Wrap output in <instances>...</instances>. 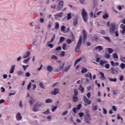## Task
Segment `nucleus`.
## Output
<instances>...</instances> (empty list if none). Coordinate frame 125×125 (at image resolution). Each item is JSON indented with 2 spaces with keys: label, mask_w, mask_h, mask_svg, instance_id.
I'll return each mask as SVG.
<instances>
[{
  "label": "nucleus",
  "mask_w": 125,
  "mask_h": 125,
  "mask_svg": "<svg viewBox=\"0 0 125 125\" xmlns=\"http://www.w3.org/2000/svg\"><path fill=\"white\" fill-rule=\"evenodd\" d=\"M82 42H83V36L81 35L78 42L75 47V52H79L80 51L81 49L80 47H81V45H82Z\"/></svg>",
  "instance_id": "obj_1"
},
{
  "label": "nucleus",
  "mask_w": 125,
  "mask_h": 125,
  "mask_svg": "<svg viewBox=\"0 0 125 125\" xmlns=\"http://www.w3.org/2000/svg\"><path fill=\"white\" fill-rule=\"evenodd\" d=\"M116 23L113 22L110 23L109 28V33L111 34V35H113V34L115 33V31H116Z\"/></svg>",
  "instance_id": "obj_2"
},
{
  "label": "nucleus",
  "mask_w": 125,
  "mask_h": 125,
  "mask_svg": "<svg viewBox=\"0 0 125 125\" xmlns=\"http://www.w3.org/2000/svg\"><path fill=\"white\" fill-rule=\"evenodd\" d=\"M82 16L83 21L87 22V20H88V17L87 16V12L85 11L84 9H83L82 10Z\"/></svg>",
  "instance_id": "obj_3"
},
{
  "label": "nucleus",
  "mask_w": 125,
  "mask_h": 125,
  "mask_svg": "<svg viewBox=\"0 0 125 125\" xmlns=\"http://www.w3.org/2000/svg\"><path fill=\"white\" fill-rule=\"evenodd\" d=\"M83 99L85 103L84 106H87V105H90V104H91V101L88 99L86 96H84Z\"/></svg>",
  "instance_id": "obj_4"
},
{
  "label": "nucleus",
  "mask_w": 125,
  "mask_h": 125,
  "mask_svg": "<svg viewBox=\"0 0 125 125\" xmlns=\"http://www.w3.org/2000/svg\"><path fill=\"white\" fill-rule=\"evenodd\" d=\"M91 121V118L89 115H87L85 116L84 122L87 125H90V121Z\"/></svg>",
  "instance_id": "obj_5"
},
{
  "label": "nucleus",
  "mask_w": 125,
  "mask_h": 125,
  "mask_svg": "<svg viewBox=\"0 0 125 125\" xmlns=\"http://www.w3.org/2000/svg\"><path fill=\"white\" fill-rule=\"evenodd\" d=\"M64 4V2L63 0H62L59 2L58 6L57 8V11H60L63 8V5Z\"/></svg>",
  "instance_id": "obj_6"
},
{
  "label": "nucleus",
  "mask_w": 125,
  "mask_h": 125,
  "mask_svg": "<svg viewBox=\"0 0 125 125\" xmlns=\"http://www.w3.org/2000/svg\"><path fill=\"white\" fill-rule=\"evenodd\" d=\"M111 74H112L113 75H116V74H118L119 72L122 73V70H119V71H118V70L116 68H115L113 67H111Z\"/></svg>",
  "instance_id": "obj_7"
},
{
  "label": "nucleus",
  "mask_w": 125,
  "mask_h": 125,
  "mask_svg": "<svg viewBox=\"0 0 125 125\" xmlns=\"http://www.w3.org/2000/svg\"><path fill=\"white\" fill-rule=\"evenodd\" d=\"M81 108H82V104H79L77 107H74L73 108V112L76 114L77 113H78V110H80L81 109Z\"/></svg>",
  "instance_id": "obj_8"
},
{
  "label": "nucleus",
  "mask_w": 125,
  "mask_h": 125,
  "mask_svg": "<svg viewBox=\"0 0 125 125\" xmlns=\"http://www.w3.org/2000/svg\"><path fill=\"white\" fill-rule=\"evenodd\" d=\"M121 28L123 30H120V33H121V34H122V35H125V24H121Z\"/></svg>",
  "instance_id": "obj_9"
},
{
  "label": "nucleus",
  "mask_w": 125,
  "mask_h": 125,
  "mask_svg": "<svg viewBox=\"0 0 125 125\" xmlns=\"http://www.w3.org/2000/svg\"><path fill=\"white\" fill-rule=\"evenodd\" d=\"M17 121H21L22 120V116H21V113L20 112L18 113L16 115Z\"/></svg>",
  "instance_id": "obj_10"
},
{
  "label": "nucleus",
  "mask_w": 125,
  "mask_h": 125,
  "mask_svg": "<svg viewBox=\"0 0 125 125\" xmlns=\"http://www.w3.org/2000/svg\"><path fill=\"white\" fill-rule=\"evenodd\" d=\"M79 24V19L76 18L73 20L74 26H77Z\"/></svg>",
  "instance_id": "obj_11"
},
{
  "label": "nucleus",
  "mask_w": 125,
  "mask_h": 125,
  "mask_svg": "<svg viewBox=\"0 0 125 125\" xmlns=\"http://www.w3.org/2000/svg\"><path fill=\"white\" fill-rule=\"evenodd\" d=\"M55 17H59L61 18V17H63V12H59L55 15Z\"/></svg>",
  "instance_id": "obj_12"
},
{
  "label": "nucleus",
  "mask_w": 125,
  "mask_h": 125,
  "mask_svg": "<svg viewBox=\"0 0 125 125\" xmlns=\"http://www.w3.org/2000/svg\"><path fill=\"white\" fill-rule=\"evenodd\" d=\"M110 64L113 67H115V66H119V65H120V63H119V62H116L115 63V62L113 61L110 62Z\"/></svg>",
  "instance_id": "obj_13"
},
{
  "label": "nucleus",
  "mask_w": 125,
  "mask_h": 125,
  "mask_svg": "<svg viewBox=\"0 0 125 125\" xmlns=\"http://www.w3.org/2000/svg\"><path fill=\"white\" fill-rule=\"evenodd\" d=\"M85 77L86 78H89L91 81L92 80V74H91V73H88L87 74H86L85 75Z\"/></svg>",
  "instance_id": "obj_14"
},
{
  "label": "nucleus",
  "mask_w": 125,
  "mask_h": 125,
  "mask_svg": "<svg viewBox=\"0 0 125 125\" xmlns=\"http://www.w3.org/2000/svg\"><path fill=\"white\" fill-rule=\"evenodd\" d=\"M38 104H35L33 108V112H38L39 111V109H38Z\"/></svg>",
  "instance_id": "obj_15"
},
{
  "label": "nucleus",
  "mask_w": 125,
  "mask_h": 125,
  "mask_svg": "<svg viewBox=\"0 0 125 125\" xmlns=\"http://www.w3.org/2000/svg\"><path fill=\"white\" fill-rule=\"evenodd\" d=\"M83 41L85 42V41H86V38H87L86 32L85 31V30L83 31Z\"/></svg>",
  "instance_id": "obj_16"
},
{
  "label": "nucleus",
  "mask_w": 125,
  "mask_h": 125,
  "mask_svg": "<svg viewBox=\"0 0 125 125\" xmlns=\"http://www.w3.org/2000/svg\"><path fill=\"white\" fill-rule=\"evenodd\" d=\"M28 100L31 105H33V104H34V102H35V101H34V99L32 97H30Z\"/></svg>",
  "instance_id": "obj_17"
},
{
  "label": "nucleus",
  "mask_w": 125,
  "mask_h": 125,
  "mask_svg": "<svg viewBox=\"0 0 125 125\" xmlns=\"http://www.w3.org/2000/svg\"><path fill=\"white\" fill-rule=\"evenodd\" d=\"M15 69V65H13L12 66L11 69L10 70V74H13L14 73V70Z\"/></svg>",
  "instance_id": "obj_18"
},
{
  "label": "nucleus",
  "mask_w": 125,
  "mask_h": 125,
  "mask_svg": "<svg viewBox=\"0 0 125 125\" xmlns=\"http://www.w3.org/2000/svg\"><path fill=\"white\" fill-rule=\"evenodd\" d=\"M106 63H108V62L106 61L101 60L100 62V65H101V66H104V64H106Z\"/></svg>",
  "instance_id": "obj_19"
},
{
  "label": "nucleus",
  "mask_w": 125,
  "mask_h": 125,
  "mask_svg": "<svg viewBox=\"0 0 125 125\" xmlns=\"http://www.w3.org/2000/svg\"><path fill=\"white\" fill-rule=\"evenodd\" d=\"M67 44L66 43H63L62 44V48L63 50H67L68 48L66 47Z\"/></svg>",
  "instance_id": "obj_20"
},
{
  "label": "nucleus",
  "mask_w": 125,
  "mask_h": 125,
  "mask_svg": "<svg viewBox=\"0 0 125 125\" xmlns=\"http://www.w3.org/2000/svg\"><path fill=\"white\" fill-rule=\"evenodd\" d=\"M82 59H83V58H80L79 59H78L74 63V66H77V65L78 64V63H79V62H81V61H82Z\"/></svg>",
  "instance_id": "obj_21"
},
{
  "label": "nucleus",
  "mask_w": 125,
  "mask_h": 125,
  "mask_svg": "<svg viewBox=\"0 0 125 125\" xmlns=\"http://www.w3.org/2000/svg\"><path fill=\"white\" fill-rule=\"evenodd\" d=\"M46 69L48 72H52L53 71V67L51 66H48L46 67Z\"/></svg>",
  "instance_id": "obj_22"
},
{
  "label": "nucleus",
  "mask_w": 125,
  "mask_h": 125,
  "mask_svg": "<svg viewBox=\"0 0 125 125\" xmlns=\"http://www.w3.org/2000/svg\"><path fill=\"white\" fill-rule=\"evenodd\" d=\"M73 102H78V101H79V98L77 96H73Z\"/></svg>",
  "instance_id": "obj_23"
},
{
  "label": "nucleus",
  "mask_w": 125,
  "mask_h": 125,
  "mask_svg": "<svg viewBox=\"0 0 125 125\" xmlns=\"http://www.w3.org/2000/svg\"><path fill=\"white\" fill-rule=\"evenodd\" d=\"M65 40H66L65 37H60V43H62V42H63L65 41Z\"/></svg>",
  "instance_id": "obj_24"
},
{
  "label": "nucleus",
  "mask_w": 125,
  "mask_h": 125,
  "mask_svg": "<svg viewBox=\"0 0 125 125\" xmlns=\"http://www.w3.org/2000/svg\"><path fill=\"white\" fill-rule=\"evenodd\" d=\"M103 38H104V39H105V40L107 41V42H112V41L111 40V39L109 37L104 36V37H103Z\"/></svg>",
  "instance_id": "obj_25"
},
{
  "label": "nucleus",
  "mask_w": 125,
  "mask_h": 125,
  "mask_svg": "<svg viewBox=\"0 0 125 125\" xmlns=\"http://www.w3.org/2000/svg\"><path fill=\"white\" fill-rule=\"evenodd\" d=\"M96 50H97V49H99V51H101L103 50V48L101 46H97L95 47Z\"/></svg>",
  "instance_id": "obj_26"
},
{
  "label": "nucleus",
  "mask_w": 125,
  "mask_h": 125,
  "mask_svg": "<svg viewBox=\"0 0 125 125\" xmlns=\"http://www.w3.org/2000/svg\"><path fill=\"white\" fill-rule=\"evenodd\" d=\"M30 54L31 53H30V52L28 51L27 52H26V54L24 55L23 58H24V59L28 58V57H29L30 56Z\"/></svg>",
  "instance_id": "obj_27"
},
{
  "label": "nucleus",
  "mask_w": 125,
  "mask_h": 125,
  "mask_svg": "<svg viewBox=\"0 0 125 125\" xmlns=\"http://www.w3.org/2000/svg\"><path fill=\"white\" fill-rule=\"evenodd\" d=\"M93 40L95 41V42H98V36L96 35H94L93 37H92Z\"/></svg>",
  "instance_id": "obj_28"
},
{
  "label": "nucleus",
  "mask_w": 125,
  "mask_h": 125,
  "mask_svg": "<svg viewBox=\"0 0 125 125\" xmlns=\"http://www.w3.org/2000/svg\"><path fill=\"white\" fill-rule=\"evenodd\" d=\"M108 80H109V81H110V82H112L116 83V82H117V78H108Z\"/></svg>",
  "instance_id": "obj_29"
},
{
  "label": "nucleus",
  "mask_w": 125,
  "mask_h": 125,
  "mask_svg": "<svg viewBox=\"0 0 125 125\" xmlns=\"http://www.w3.org/2000/svg\"><path fill=\"white\" fill-rule=\"evenodd\" d=\"M59 91V90L58 89V88H55L53 91V94H54V95H56V94L58 93Z\"/></svg>",
  "instance_id": "obj_30"
},
{
  "label": "nucleus",
  "mask_w": 125,
  "mask_h": 125,
  "mask_svg": "<svg viewBox=\"0 0 125 125\" xmlns=\"http://www.w3.org/2000/svg\"><path fill=\"white\" fill-rule=\"evenodd\" d=\"M64 67V63L62 64V66H60L59 68H57L56 69V72H60V71H61V69H62V68H63Z\"/></svg>",
  "instance_id": "obj_31"
},
{
  "label": "nucleus",
  "mask_w": 125,
  "mask_h": 125,
  "mask_svg": "<svg viewBox=\"0 0 125 125\" xmlns=\"http://www.w3.org/2000/svg\"><path fill=\"white\" fill-rule=\"evenodd\" d=\"M74 96H78V95L79 94V92L78 91V89H74Z\"/></svg>",
  "instance_id": "obj_32"
},
{
  "label": "nucleus",
  "mask_w": 125,
  "mask_h": 125,
  "mask_svg": "<svg viewBox=\"0 0 125 125\" xmlns=\"http://www.w3.org/2000/svg\"><path fill=\"white\" fill-rule=\"evenodd\" d=\"M81 72L82 74H84L85 73H86V72H87V69L84 67H83Z\"/></svg>",
  "instance_id": "obj_33"
},
{
  "label": "nucleus",
  "mask_w": 125,
  "mask_h": 125,
  "mask_svg": "<svg viewBox=\"0 0 125 125\" xmlns=\"http://www.w3.org/2000/svg\"><path fill=\"white\" fill-rule=\"evenodd\" d=\"M72 19V14L71 13H69L67 14V20H70Z\"/></svg>",
  "instance_id": "obj_34"
},
{
  "label": "nucleus",
  "mask_w": 125,
  "mask_h": 125,
  "mask_svg": "<svg viewBox=\"0 0 125 125\" xmlns=\"http://www.w3.org/2000/svg\"><path fill=\"white\" fill-rule=\"evenodd\" d=\"M55 39V34L53 35V38L51 39V40L48 42V43H51L53 41H54V39Z\"/></svg>",
  "instance_id": "obj_35"
},
{
  "label": "nucleus",
  "mask_w": 125,
  "mask_h": 125,
  "mask_svg": "<svg viewBox=\"0 0 125 125\" xmlns=\"http://www.w3.org/2000/svg\"><path fill=\"white\" fill-rule=\"evenodd\" d=\"M24 74V72L22 71H17V74L18 76H22Z\"/></svg>",
  "instance_id": "obj_36"
},
{
  "label": "nucleus",
  "mask_w": 125,
  "mask_h": 125,
  "mask_svg": "<svg viewBox=\"0 0 125 125\" xmlns=\"http://www.w3.org/2000/svg\"><path fill=\"white\" fill-rule=\"evenodd\" d=\"M100 75H101L102 77L103 78V80H105L106 77H105V74L103 73V72H100Z\"/></svg>",
  "instance_id": "obj_37"
},
{
  "label": "nucleus",
  "mask_w": 125,
  "mask_h": 125,
  "mask_svg": "<svg viewBox=\"0 0 125 125\" xmlns=\"http://www.w3.org/2000/svg\"><path fill=\"white\" fill-rule=\"evenodd\" d=\"M71 68V66L70 65H69V66H66L65 68V69H64V72H67V71H68V70H70V68Z\"/></svg>",
  "instance_id": "obj_38"
},
{
  "label": "nucleus",
  "mask_w": 125,
  "mask_h": 125,
  "mask_svg": "<svg viewBox=\"0 0 125 125\" xmlns=\"http://www.w3.org/2000/svg\"><path fill=\"white\" fill-rule=\"evenodd\" d=\"M109 17V15L107 13H105L104 15L103 16V18L104 19H106V18H108Z\"/></svg>",
  "instance_id": "obj_39"
},
{
  "label": "nucleus",
  "mask_w": 125,
  "mask_h": 125,
  "mask_svg": "<svg viewBox=\"0 0 125 125\" xmlns=\"http://www.w3.org/2000/svg\"><path fill=\"white\" fill-rule=\"evenodd\" d=\"M107 49L108 50L109 53H113V52H114V50L111 48H108Z\"/></svg>",
  "instance_id": "obj_40"
},
{
  "label": "nucleus",
  "mask_w": 125,
  "mask_h": 125,
  "mask_svg": "<svg viewBox=\"0 0 125 125\" xmlns=\"http://www.w3.org/2000/svg\"><path fill=\"white\" fill-rule=\"evenodd\" d=\"M16 93H17V90L14 91V93H10L9 94V96H11V95H15V94Z\"/></svg>",
  "instance_id": "obj_41"
},
{
  "label": "nucleus",
  "mask_w": 125,
  "mask_h": 125,
  "mask_svg": "<svg viewBox=\"0 0 125 125\" xmlns=\"http://www.w3.org/2000/svg\"><path fill=\"white\" fill-rule=\"evenodd\" d=\"M60 56H61V57H64V56H65V51H64L61 52Z\"/></svg>",
  "instance_id": "obj_42"
},
{
  "label": "nucleus",
  "mask_w": 125,
  "mask_h": 125,
  "mask_svg": "<svg viewBox=\"0 0 125 125\" xmlns=\"http://www.w3.org/2000/svg\"><path fill=\"white\" fill-rule=\"evenodd\" d=\"M52 100L49 99L45 100V103H51Z\"/></svg>",
  "instance_id": "obj_43"
},
{
  "label": "nucleus",
  "mask_w": 125,
  "mask_h": 125,
  "mask_svg": "<svg viewBox=\"0 0 125 125\" xmlns=\"http://www.w3.org/2000/svg\"><path fill=\"white\" fill-rule=\"evenodd\" d=\"M66 42L68 44H71V43H72V40H71V39H67Z\"/></svg>",
  "instance_id": "obj_44"
},
{
  "label": "nucleus",
  "mask_w": 125,
  "mask_h": 125,
  "mask_svg": "<svg viewBox=\"0 0 125 125\" xmlns=\"http://www.w3.org/2000/svg\"><path fill=\"white\" fill-rule=\"evenodd\" d=\"M49 113H50V111L49 110V109H47L46 111H44L43 112V114H44V115H48Z\"/></svg>",
  "instance_id": "obj_45"
},
{
  "label": "nucleus",
  "mask_w": 125,
  "mask_h": 125,
  "mask_svg": "<svg viewBox=\"0 0 125 125\" xmlns=\"http://www.w3.org/2000/svg\"><path fill=\"white\" fill-rule=\"evenodd\" d=\"M55 25H56L55 26V29H57V30H58V29H59V23L58 22H57L55 24Z\"/></svg>",
  "instance_id": "obj_46"
},
{
  "label": "nucleus",
  "mask_w": 125,
  "mask_h": 125,
  "mask_svg": "<svg viewBox=\"0 0 125 125\" xmlns=\"http://www.w3.org/2000/svg\"><path fill=\"white\" fill-rule=\"evenodd\" d=\"M105 58H106V59H110V57H111V55H110L109 54H106L105 55Z\"/></svg>",
  "instance_id": "obj_47"
},
{
  "label": "nucleus",
  "mask_w": 125,
  "mask_h": 125,
  "mask_svg": "<svg viewBox=\"0 0 125 125\" xmlns=\"http://www.w3.org/2000/svg\"><path fill=\"white\" fill-rule=\"evenodd\" d=\"M120 60L121 61H122V62H124V63H125V57H121L120 58Z\"/></svg>",
  "instance_id": "obj_48"
},
{
  "label": "nucleus",
  "mask_w": 125,
  "mask_h": 125,
  "mask_svg": "<svg viewBox=\"0 0 125 125\" xmlns=\"http://www.w3.org/2000/svg\"><path fill=\"white\" fill-rule=\"evenodd\" d=\"M104 67L105 69H109L110 68V64L109 63H106L105 65H104Z\"/></svg>",
  "instance_id": "obj_49"
},
{
  "label": "nucleus",
  "mask_w": 125,
  "mask_h": 125,
  "mask_svg": "<svg viewBox=\"0 0 125 125\" xmlns=\"http://www.w3.org/2000/svg\"><path fill=\"white\" fill-rule=\"evenodd\" d=\"M39 85L40 86L42 87V88L44 89V85H43V83L41 82L39 83Z\"/></svg>",
  "instance_id": "obj_50"
},
{
  "label": "nucleus",
  "mask_w": 125,
  "mask_h": 125,
  "mask_svg": "<svg viewBox=\"0 0 125 125\" xmlns=\"http://www.w3.org/2000/svg\"><path fill=\"white\" fill-rule=\"evenodd\" d=\"M113 57L114 58H115L116 59H118V58H119V57H118V54H117V53H114V54H113Z\"/></svg>",
  "instance_id": "obj_51"
},
{
  "label": "nucleus",
  "mask_w": 125,
  "mask_h": 125,
  "mask_svg": "<svg viewBox=\"0 0 125 125\" xmlns=\"http://www.w3.org/2000/svg\"><path fill=\"white\" fill-rule=\"evenodd\" d=\"M80 89L81 90V91H84V88L83 87V85H80Z\"/></svg>",
  "instance_id": "obj_52"
},
{
  "label": "nucleus",
  "mask_w": 125,
  "mask_h": 125,
  "mask_svg": "<svg viewBox=\"0 0 125 125\" xmlns=\"http://www.w3.org/2000/svg\"><path fill=\"white\" fill-rule=\"evenodd\" d=\"M97 109H98V106L97 105H95L92 107V110H93V111H96Z\"/></svg>",
  "instance_id": "obj_53"
},
{
  "label": "nucleus",
  "mask_w": 125,
  "mask_h": 125,
  "mask_svg": "<svg viewBox=\"0 0 125 125\" xmlns=\"http://www.w3.org/2000/svg\"><path fill=\"white\" fill-rule=\"evenodd\" d=\"M120 67L122 68V69H125V64L124 63H122L121 64Z\"/></svg>",
  "instance_id": "obj_54"
},
{
  "label": "nucleus",
  "mask_w": 125,
  "mask_h": 125,
  "mask_svg": "<svg viewBox=\"0 0 125 125\" xmlns=\"http://www.w3.org/2000/svg\"><path fill=\"white\" fill-rule=\"evenodd\" d=\"M51 59H55V60H57V57L55 55H52L51 57Z\"/></svg>",
  "instance_id": "obj_55"
},
{
  "label": "nucleus",
  "mask_w": 125,
  "mask_h": 125,
  "mask_svg": "<svg viewBox=\"0 0 125 125\" xmlns=\"http://www.w3.org/2000/svg\"><path fill=\"white\" fill-rule=\"evenodd\" d=\"M32 84V83H30L29 84L27 85V89L29 90L30 88H31V85Z\"/></svg>",
  "instance_id": "obj_56"
},
{
  "label": "nucleus",
  "mask_w": 125,
  "mask_h": 125,
  "mask_svg": "<svg viewBox=\"0 0 125 125\" xmlns=\"http://www.w3.org/2000/svg\"><path fill=\"white\" fill-rule=\"evenodd\" d=\"M56 109H57V106H54V107L52 109V112H55V111H56Z\"/></svg>",
  "instance_id": "obj_57"
},
{
  "label": "nucleus",
  "mask_w": 125,
  "mask_h": 125,
  "mask_svg": "<svg viewBox=\"0 0 125 125\" xmlns=\"http://www.w3.org/2000/svg\"><path fill=\"white\" fill-rule=\"evenodd\" d=\"M61 50V46H58L56 48V50H57V51H59L60 50Z\"/></svg>",
  "instance_id": "obj_58"
},
{
  "label": "nucleus",
  "mask_w": 125,
  "mask_h": 125,
  "mask_svg": "<svg viewBox=\"0 0 125 125\" xmlns=\"http://www.w3.org/2000/svg\"><path fill=\"white\" fill-rule=\"evenodd\" d=\"M67 114H68V111H64V112L62 113V116H66V115H67Z\"/></svg>",
  "instance_id": "obj_59"
},
{
  "label": "nucleus",
  "mask_w": 125,
  "mask_h": 125,
  "mask_svg": "<svg viewBox=\"0 0 125 125\" xmlns=\"http://www.w3.org/2000/svg\"><path fill=\"white\" fill-rule=\"evenodd\" d=\"M119 80L121 82H122V81L124 80V75H121L119 78Z\"/></svg>",
  "instance_id": "obj_60"
},
{
  "label": "nucleus",
  "mask_w": 125,
  "mask_h": 125,
  "mask_svg": "<svg viewBox=\"0 0 125 125\" xmlns=\"http://www.w3.org/2000/svg\"><path fill=\"white\" fill-rule=\"evenodd\" d=\"M30 59V58L29 57L28 59L24 60V63H28V62H29Z\"/></svg>",
  "instance_id": "obj_61"
},
{
  "label": "nucleus",
  "mask_w": 125,
  "mask_h": 125,
  "mask_svg": "<svg viewBox=\"0 0 125 125\" xmlns=\"http://www.w3.org/2000/svg\"><path fill=\"white\" fill-rule=\"evenodd\" d=\"M30 76H31V74L30 73V72H27L25 74V77H30Z\"/></svg>",
  "instance_id": "obj_62"
},
{
  "label": "nucleus",
  "mask_w": 125,
  "mask_h": 125,
  "mask_svg": "<svg viewBox=\"0 0 125 125\" xmlns=\"http://www.w3.org/2000/svg\"><path fill=\"white\" fill-rule=\"evenodd\" d=\"M112 108L113 111H117V107H116V106L113 105L112 106Z\"/></svg>",
  "instance_id": "obj_63"
},
{
  "label": "nucleus",
  "mask_w": 125,
  "mask_h": 125,
  "mask_svg": "<svg viewBox=\"0 0 125 125\" xmlns=\"http://www.w3.org/2000/svg\"><path fill=\"white\" fill-rule=\"evenodd\" d=\"M79 116L82 118L83 116H84V114L83 112H80L79 113Z\"/></svg>",
  "instance_id": "obj_64"
}]
</instances>
